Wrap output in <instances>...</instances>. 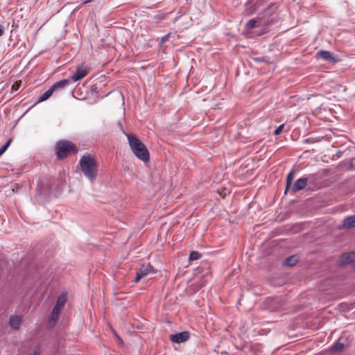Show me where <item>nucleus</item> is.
<instances>
[{"mask_svg":"<svg viewBox=\"0 0 355 355\" xmlns=\"http://www.w3.org/2000/svg\"><path fill=\"white\" fill-rule=\"evenodd\" d=\"M295 177V171H291L286 177V185L285 193H286L293 185V180Z\"/></svg>","mask_w":355,"mask_h":355,"instance_id":"nucleus-17","label":"nucleus"},{"mask_svg":"<svg viewBox=\"0 0 355 355\" xmlns=\"http://www.w3.org/2000/svg\"><path fill=\"white\" fill-rule=\"evenodd\" d=\"M268 1V0H257L254 5L250 6L252 2L250 0H249L245 5V14L248 16L253 15L255 12L258 10V9L261 6H263L265 3L267 2Z\"/></svg>","mask_w":355,"mask_h":355,"instance_id":"nucleus-4","label":"nucleus"},{"mask_svg":"<svg viewBox=\"0 0 355 355\" xmlns=\"http://www.w3.org/2000/svg\"><path fill=\"white\" fill-rule=\"evenodd\" d=\"M284 127V124H282V125H280L279 126H278V127L276 128V130H275L274 134H275V135H279V134L282 132V130H283Z\"/></svg>","mask_w":355,"mask_h":355,"instance_id":"nucleus-27","label":"nucleus"},{"mask_svg":"<svg viewBox=\"0 0 355 355\" xmlns=\"http://www.w3.org/2000/svg\"><path fill=\"white\" fill-rule=\"evenodd\" d=\"M189 338V334L187 331H182L178 334H171L170 339L175 343H181Z\"/></svg>","mask_w":355,"mask_h":355,"instance_id":"nucleus-6","label":"nucleus"},{"mask_svg":"<svg viewBox=\"0 0 355 355\" xmlns=\"http://www.w3.org/2000/svg\"><path fill=\"white\" fill-rule=\"evenodd\" d=\"M85 92H86V95H87V93H88V89H87V88H86V91H85Z\"/></svg>","mask_w":355,"mask_h":355,"instance_id":"nucleus-33","label":"nucleus"},{"mask_svg":"<svg viewBox=\"0 0 355 355\" xmlns=\"http://www.w3.org/2000/svg\"><path fill=\"white\" fill-rule=\"evenodd\" d=\"M308 180H309L307 178H299L293 184L290 189L293 193L297 192L306 187L308 183Z\"/></svg>","mask_w":355,"mask_h":355,"instance_id":"nucleus-5","label":"nucleus"},{"mask_svg":"<svg viewBox=\"0 0 355 355\" xmlns=\"http://www.w3.org/2000/svg\"><path fill=\"white\" fill-rule=\"evenodd\" d=\"M76 98H78V99H80V100H84V99H85L87 97H86V96H83V97H80V98H79V97H76Z\"/></svg>","mask_w":355,"mask_h":355,"instance_id":"nucleus-31","label":"nucleus"},{"mask_svg":"<svg viewBox=\"0 0 355 355\" xmlns=\"http://www.w3.org/2000/svg\"><path fill=\"white\" fill-rule=\"evenodd\" d=\"M21 85V80H18V81H16L15 83H14L11 87V92H15L17 91L19 89Z\"/></svg>","mask_w":355,"mask_h":355,"instance_id":"nucleus-24","label":"nucleus"},{"mask_svg":"<svg viewBox=\"0 0 355 355\" xmlns=\"http://www.w3.org/2000/svg\"><path fill=\"white\" fill-rule=\"evenodd\" d=\"M80 88H79V89H76V95H78V92H79V90H80Z\"/></svg>","mask_w":355,"mask_h":355,"instance_id":"nucleus-32","label":"nucleus"},{"mask_svg":"<svg viewBox=\"0 0 355 355\" xmlns=\"http://www.w3.org/2000/svg\"><path fill=\"white\" fill-rule=\"evenodd\" d=\"M91 89H92V92H96V89H97V87L96 85H93V86H92Z\"/></svg>","mask_w":355,"mask_h":355,"instance_id":"nucleus-30","label":"nucleus"},{"mask_svg":"<svg viewBox=\"0 0 355 355\" xmlns=\"http://www.w3.org/2000/svg\"><path fill=\"white\" fill-rule=\"evenodd\" d=\"M82 170L86 176H89V155H84L80 161Z\"/></svg>","mask_w":355,"mask_h":355,"instance_id":"nucleus-14","label":"nucleus"},{"mask_svg":"<svg viewBox=\"0 0 355 355\" xmlns=\"http://www.w3.org/2000/svg\"><path fill=\"white\" fill-rule=\"evenodd\" d=\"M343 227L347 229H350L355 227V215L346 218L343 224Z\"/></svg>","mask_w":355,"mask_h":355,"instance_id":"nucleus-15","label":"nucleus"},{"mask_svg":"<svg viewBox=\"0 0 355 355\" xmlns=\"http://www.w3.org/2000/svg\"><path fill=\"white\" fill-rule=\"evenodd\" d=\"M155 272L154 268L150 264L143 265L137 270L134 282L138 283L141 278L147 276L150 273H155Z\"/></svg>","mask_w":355,"mask_h":355,"instance_id":"nucleus-3","label":"nucleus"},{"mask_svg":"<svg viewBox=\"0 0 355 355\" xmlns=\"http://www.w3.org/2000/svg\"><path fill=\"white\" fill-rule=\"evenodd\" d=\"M277 8L278 6L276 3L270 4L264 11V17L272 15L277 10Z\"/></svg>","mask_w":355,"mask_h":355,"instance_id":"nucleus-18","label":"nucleus"},{"mask_svg":"<svg viewBox=\"0 0 355 355\" xmlns=\"http://www.w3.org/2000/svg\"><path fill=\"white\" fill-rule=\"evenodd\" d=\"M77 153L78 148L71 141L60 140L55 144V153L59 159H63Z\"/></svg>","mask_w":355,"mask_h":355,"instance_id":"nucleus-2","label":"nucleus"},{"mask_svg":"<svg viewBox=\"0 0 355 355\" xmlns=\"http://www.w3.org/2000/svg\"><path fill=\"white\" fill-rule=\"evenodd\" d=\"M1 155H0V157H1Z\"/></svg>","mask_w":355,"mask_h":355,"instance_id":"nucleus-34","label":"nucleus"},{"mask_svg":"<svg viewBox=\"0 0 355 355\" xmlns=\"http://www.w3.org/2000/svg\"><path fill=\"white\" fill-rule=\"evenodd\" d=\"M200 253L197 251H192L189 254V259L191 261L198 260L200 258Z\"/></svg>","mask_w":355,"mask_h":355,"instance_id":"nucleus-22","label":"nucleus"},{"mask_svg":"<svg viewBox=\"0 0 355 355\" xmlns=\"http://www.w3.org/2000/svg\"><path fill=\"white\" fill-rule=\"evenodd\" d=\"M344 347V344L343 343H336L333 347H332V350L333 351H339V350H341L343 349Z\"/></svg>","mask_w":355,"mask_h":355,"instance_id":"nucleus-25","label":"nucleus"},{"mask_svg":"<svg viewBox=\"0 0 355 355\" xmlns=\"http://www.w3.org/2000/svg\"><path fill=\"white\" fill-rule=\"evenodd\" d=\"M67 299V293H62L58 298L55 306L53 309L60 312L64 306Z\"/></svg>","mask_w":355,"mask_h":355,"instance_id":"nucleus-10","label":"nucleus"},{"mask_svg":"<svg viewBox=\"0 0 355 355\" xmlns=\"http://www.w3.org/2000/svg\"><path fill=\"white\" fill-rule=\"evenodd\" d=\"M261 20V17H257V18H253V19H250L247 24H246V26L248 28H253L256 26V24L258 23V22H260Z\"/></svg>","mask_w":355,"mask_h":355,"instance_id":"nucleus-21","label":"nucleus"},{"mask_svg":"<svg viewBox=\"0 0 355 355\" xmlns=\"http://www.w3.org/2000/svg\"><path fill=\"white\" fill-rule=\"evenodd\" d=\"M60 313V312L55 311L54 309L52 310V311L49 315V324L51 327H53L55 325V322L58 320Z\"/></svg>","mask_w":355,"mask_h":355,"instance_id":"nucleus-16","label":"nucleus"},{"mask_svg":"<svg viewBox=\"0 0 355 355\" xmlns=\"http://www.w3.org/2000/svg\"><path fill=\"white\" fill-rule=\"evenodd\" d=\"M297 261H298V259L296 256H291L290 257H288L284 261V265L288 266H293L297 263Z\"/></svg>","mask_w":355,"mask_h":355,"instance_id":"nucleus-20","label":"nucleus"},{"mask_svg":"<svg viewBox=\"0 0 355 355\" xmlns=\"http://www.w3.org/2000/svg\"><path fill=\"white\" fill-rule=\"evenodd\" d=\"M98 170L94 159L90 157V181H92L97 177Z\"/></svg>","mask_w":355,"mask_h":355,"instance_id":"nucleus-13","label":"nucleus"},{"mask_svg":"<svg viewBox=\"0 0 355 355\" xmlns=\"http://www.w3.org/2000/svg\"><path fill=\"white\" fill-rule=\"evenodd\" d=\"M318 56L325 61H328L330 63L336 62V60L332 56L331 53L328 51H320L318 53Z\"/></svg>","mask_w":355,"mask_h":355,"instance_id":"nucleus-11","label":"nucleus"},{"mask_svg":"<svg viewBox=\"0 0 355 355\" xmlns=\"http://www.w3.org/2000/svg\"><path fill=\"white\" fill-rule=\"evenodd\" d=\"M355 259V253L349 252L343 253L340 255L338 259V263L340 266H344L352 263Z\"/></svg>","mask_w":355,"mask_h":355,"instance_id":"nucleus-7","label":"nucleus"},{"mask_svg":"<svg viewBox=\"0 0 355 355\" xmlns=\"http://www.w3.org/2000/svg\"><path fill=\"white\" fill-rule=\"evenodd\" d=\"M114 338H115L116 342L119 345H122L123 344V340H122L121 338L116 334V331H114Z\"/></svg>","mask_w":355,"mask_h":355,"instance_id":"nucleus-26","label":"nucleus"},{"mask_svg":"<svg viewBox=\"0 0 355 355\" xmlns=\"http://www.w3.org/2000/svg\"><path fill=\"white\" fill-rule=\"evenodd\" d=\"M130 148L133 154L144 162H148L150 154L146 146L134 135L125 134Z\"/></svg>","mask_w":355,"mask_h":355,"instance_id":"nucleus-1","label":"nucleus"},{"mask_svg":"<svg viewBox=\"0 0 355 355\" xmlns=\"http://www.w3.org/2000/svg\"><path fill=\"white\" fill-rule=\"evenodd\" d=\"M23 318L21 315H11L9 319V325L13 329H19L22 324Z\"/></svg>","mask_w":355,"mask_h":355,"instance_id":"nucleus-8","label":"nucleus"},{"mask_svg":"<svg viewBox=\"0 0 355 355\" xmlns=\"http://www.w3.org/2000/svg\"><path fill=\"white\" fill-rule=\"evenodd\" d=\"M12 141V139H9L6 142V144L1 147L0 148V155H2L4 152L7 150V148H8V146H10V143Z\"/></svg>","mask_w":355,"mask_h":355,"instance_id":"nucleus-23","label":"nucleus"},{"mask_svg":"<svg viewBox=\"0 0 355 355\" xmlns=\"http://www.w3.org/2000/svg\"><path fill=\"white\" fill-rule=\"evenodd\" d=\"M87 74V69H83L82 67H78L74 74L69 78L71 81H78L85 76H86Z\"/></svg>","mask_w":355,"mask_h":355,"instance_id":"nucleus-9","label":"nucleus"},{"mask_svg":"<svg viewBox=\"0 0 355 355\" xmlns=\"http://www.w3.org/2000/svg\"><path fill=\"white\" fill-rule=\"evenodd\" d=\"M4 33V28L2 25L0 24V36H2Z\"/></svg>","mask_w":355,"mask_h":355,"instance_id":"nucleus-29","label":"nucleus"},{"mask_svg":"<svg viewBox=\"0 0 355 355\" xmlns=\"http://www.w3.org/2000/svg\"><path fill=\"white\" fill-rule=\"evenodd\" d=\"M71 83L70 79H63L60 81L55 83L52 86V89L54 92L61 90L64 87H67Z\"/></svg>","mask_w":355,"mask_h":355,"instance_id":"nucleus-12","label":"nucleus"},{"mask_svg":"<svg viewBox=\"0 0 355 355\" xmlns=\"http://www.w3.org/2000/svg\"><path fill=\"white\" fill-rule=\"evenodd\" d=\"M54 91L53 90L52 87H51L48 90H46L42 95H41L39 98L38 101L42 102L48 98H49L51 95L53 94Z\"/></svg>","mask_w":355,"mask_h":355,"instance_id":"nucleus-19","label":"nucleus"},{"mask_svg":"<svg viewBox=\"0 0 355 355\" xmlns=\"http://www.w3.org/2000/svg\"><path fill=\"white\" fill-rule=\"evenodd\" d=\"M31 355H40V348L35 349Z\"/></svg>","mask_w":355,"mask_h":355,"instance_id":"nucleus-28","label":"nucleus"}]
</instances>
